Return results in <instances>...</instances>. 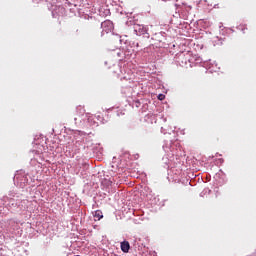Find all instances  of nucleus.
I'll use <instances>...</instances> for the list:
<instances>
[{"instance_id": "obj_1", "label": "nucleus", "mask_w": 256, "mask_h": 256, "mask_svg": "<svg viewBox=\"0 0 256 256\" xmlns=\"http://www.w3.org/2000/svg\"><path fill=\"white\" fill-rule=\"evenodd\" d=\"M121 251H123V253H129V250L131 249V245L129 244L128 241H123L121 242Z\"/></svg>"}, {"instance_id": "obj_2", "label": "nucleus", "mask_w": 256, "mask_h": 256, "mask_svg": "<svg viewBox=\"0 0 256 256\" xmlns=\"http://www.w3.org/2000/svg\"><path fill=\"white\" fill-rule=\"evenodd\" d=\"M76 115H77V117H83V115H85V107L77 106L76 107Z\"/></svg>"}, {"instance_id": "obj_3", "label": "nucleus", "mask_w": 256, "mask_h": 256, "mask_svg": "<svg viewBox=\"0 0 256 256\" xmlns=\"http://www.w3.org/2000/svg\"><path fill=\"white\" fill-rule=\"evenodd\" d=\"M94 217L98 219V221H101V219H103V212L101 210H96L94 213Z\"/></svg>"}, {"instance_id": "obj_4", "label": "nucleus", "mask_w": 256, "mask_h": 256, "mask_svg": "<svg viewBox=\"0 0 256 256\" xmlns=\"http://www.w3.org/2000/svg\"><path fill=\"white\" fill-rule=\"evenodd\" d=\"M158 99H159V101H164L165 100V95L164 94H159Z\"/></svg>"}, {"instance_id": "obj_5", "label": "nucleus", "mask_w": 256, "mask_h": 256, "mask_svg": "<svg viewBox=\"0 0 256 256\" xmlns=\"http://www.w3.org/2000/svg\"><path fill=\"white\" fill-rule=\"evenodd\" d=\"M74 120L77 121V117H75Z\"/></svg>"}]
</instances>
